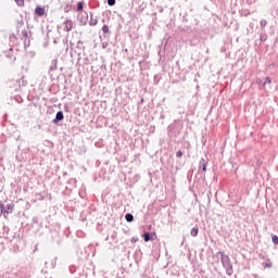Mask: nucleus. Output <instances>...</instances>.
<instances>
[{
	"mask_svg": "<svg viewBox=\"0 0 278 278\" xmlns=\"http://www.w3.org/2000/svg\"><path fill=\"white\" fill-rule=\"evenodd\" d=\"M219 255H220V262H222L224 268H226L227 274L231 275V273H233V266L231 265V258H229V256L223 252H219Z\"/></svg>",
	"mask_w": 278,
	"mask_h": 278,
	"instance_id": "f257e3e1",
	"label": "nucleus"
},
{
	"mask_svg": "<svg viewBox=\"0 0 278 278\" xmlns=\"http://www.w3.org/2000/svg\"><path fill=\"white\" fill-rule=\"evenodd\" d=\"M0 212L1 214H3V216H5L7 214H12V212H14V204H8L5 208L3 203H0Z\"/></svg>",
	"mask_w": 278,
	"mask_h": 278,
	"instance_id": "f03ea898",
	"label": "nucleus"
},
{
	"mask_svg": "<svg viewBox=\"0 0 278 278\" xmlns=\"http://www.w3.org/2000/svg\"><path fill=\"white\" fill-rule=\"evenodd\" d=\"M64 31H71L73 29V21L66 20L63 26Z\"/></svg>",
	"mask_w": 278,
	"mask_h": 278,
	"instance_id": "7ed1b4c3",
	"label": "nucleus"
},
{
	"mask_svg": "<svg viewBox=\"0 0 278 278\" xmlns=\"http://www.w3.org/2000/svg\"><path fill=\"white\" fill-rule=\"evenodd\" d=\"M35 14H37V16H45V8L36 7Z\"/></svg>",
	"mask_w": 278,
	"mask_h": 278,
	"instance_id": "20e7f679",
	"label": "nucleus"
},
{
	"mask_svg": "<svg viewBox=\"0 0 278 278\" xmlns=\"http://www.w3.org/2000/svg\"><path fill=\"white\" fill-rule=\"evenodd\" d=\"M58 121H64V113L62 111H59L56 113L55 119H53V123H58Z\"/></svg>",
	"mask_w": 278,
	"mask_h": 278,
	"instance_id": "39448f33",
	"label": "nucleus"
},
{
	"mask_svg": "<svg viewBox=\"0 0 278 278\" xmlns=\"http://www.w3.org/2000/svg\"><path fill=\"white\" fill-rule=\"evenodd\" d=\"M151 236H155V233H143L142 235V238H143V240H144V242H149V240H153V237H151Z\"/></svg>",
	"mask_w": 278,
	"mask_h": 278,
	"instance_id": "423d86ee",
	"label": "nucleus"
},
{
	"mask_svg": "<svg viewBox=\"0 0 278 278\" xmlns=\"http://www.w3.org/2000/svg\"><path fill=\"white\" fill-rule=\"evenodd\" d=\"M190 233L193 238H197V236H199V228H192Z\"/></svg>",
	"mask_w": 278,
	"mask_h": 278,
	"instance_id": "0eeeda50",
	"label": "nucleus"
},
{
	"mask_svg": "<svg viewBox=\"0 0 278 278\" xmlns=\"http://www.w3.org/2000/svg\"><path fill=\"white\" fill-rule=\"evenodd\" d=\"M125 218H126L127 223H131L134 220V215L128 213L125 215Z\"/></svg>",
	"mask_w": 278,
	"mask_h": 278,
	"instance_id": "6e6552de",
	"label": "nucleus"
},
{
	"mask_svg": "<svg viewBox=\"0 0 278 278\" xmlns=\"http://www.w3.org/2000/svg\"><path fill=\"white\" fill-rule=\"evenodd\" d=\"M15 3H16L20 8H23V5H25V0H15Z\"/></svg>",
	"mask_w": 278,
	"mask_h": 278,
	"instance_id": "1a4fd4ad",
	"label": "nucleus"
},
{
	"mask_svg": "<svg viewBox=\"0 0 278 278\" xmlns=\"http://www.w3.org/2000/svg\"><path fill=\"white\" fill-rule=\"evenodd\" d=\"M102 31H103V34H110V27H108V25H103Z\"/></svg>",
	"mask_w": 278,
	"mask_h": 278,
	"instance_id": "9d476101",
	"label": "nucleus"
},
{
	"mask_svg": "<svg viewBox=\"0 0 278 278\" xmlns=\"http://www.w3.org/2000/svg\"><path fill=\"white\" fill-rule=\"evenodd\" d=\"M81 10H84V3L83 2H78L77 3V11L81 12Z\"/></svg>",
	"mask_w": 278,
	"mask_h": 278,
	"instance_id": "9b49d317",
	"label": "nucleus"
},
{
	"mask_svg": "<svg viewBox=\"0 0 278 278\" xmlns=\"http://www.w3.org/2000/svg\"><path fill=\"white\" fill-rule=\"evenodd\" d=\"M271 241L274 242V244H278V237H277V235H274L271 237Z\"/></svg>",
	"mask_w": 278,
	"mask_h": 278,
	"instance_id": "f8f14e48",
	"label": "nucleus"
},
{
	"mask_svg": "<svg viewBox=\"0 0 278 278\" xmlns=\"http://www.w3.org/2000/svg\"><path fill=\"white\" fill-rule=\"evenodd\" d=\"M109 5H116V0H108Z\"/></svg>",
	"mask_w": 278,
	"mask_h": 278,
	"instance_id": "ddd939ff",
	"label": "nucleus"
},
{
	"mask_svg": "<svg viewBox=\"0 0 278 278\" xmlns=\"http://www.w3.org/2000/svg\"><path fill=\"white\" fill-rule=\"evenodd\" d=\"M266 84H271L270 77L265 78V83L263 84V86H266Z\"/></svg>",
	"mask_w": 278,
	"mask_h": 278,
	"instance_id": "4468645a",
	"label": "nucleus"
},
{
	"mask_svg": "<svg viewBox=\"0 0 278 278\" xmlns=\"http://www.w3.org/2000/svg\"><path fill=\"white\" fill-rule=\"evenodd\" d=\"M181 155H184V152H181V150L176 152V156L181 157Z\"/></svg>",
	"mask_w": 278,
	"mask_h": 278,
	"instance_id": "2eb2a0df",
	"label": "nucleus"
},
{
	"mask_svg": "<svg viewBox=\"0 0 278 278\" xmlns=\"http://www.w3.org/2000/svg\"><path fill=\"white\" fill-rule=\"evenodd\" d=\"M270 266H273L271 263H266V264H265V267H266V268H270Z\"/></svg>",
	"mask_w": 278,
	"mask_h": 278,
	"instance_id": "dca6fc26",
	"label": "nucleus"
},
{
	"mask_svg": "<svg viewBox=\"0 0 278 278\" xmlns=\"http://www.w3.org/2000/svg\"><path fill=\"white\" fill-rule=\"evenodd\" d=\"M203 170H205V165L203 166Z\"/></svg>",
	"mask_w": 278,
	"mask_h": 278,
	"instance_id": "f3484780",
	"label": "nucleus"
}]
</instances>
